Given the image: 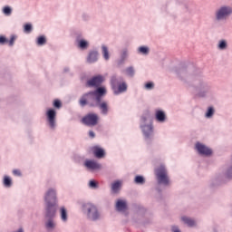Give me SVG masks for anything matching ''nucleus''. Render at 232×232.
Masks as SVG:
<instances>
[{"instance_id": "obj_1", "label": "nucleus", "mask_w": 232, "mask_h": 232, "mask_svg": "<svg viewBox=\"0 0 232 232\" xmlns=\"http://www.w3.org/2000/svg\"><path fill=\"white\" fill-rule=\"evenodd\" d=\"M106 95V88L98 87L95 91L86 92L80 99V105L90 106L91 108H97L99 102L102 101V97Z\"/></svg>"}, {"instance_id": "obj_2", "label": "nucleus", "mask_w": 232, "mask_h": 232, "mask_svg": "<svg viewBox=\"0 0 232 232\" xmlns=\"http://www.w3.org/2000/svg\"><path fill=\"white\" fill-rule=\"evenodd\" d=\"M45 211L47 217H52L57 211V190L53 188H49L44 194Z\"/></svg>"}, {"instance_id": "obj_3", "label": "nucleus", "mask_w": 232, "mask_h": 232, "mask_svg": "<svg viewBox=\"0 0 232 232\" xmlns=\"http://www.w3.org/2000/svg\"><path fill=\"white\" fill-rule=\"evenodd\" d=\"M140 129L145 140H151V139H153V123L151 121V114H150L148 111L141 116Z\"/></svg>"}, {"instance_id": "obj_4", "label": "nucleus", "mask_w": 232, "mask_h": 232, "mask_svg": "<svg viewBox=\"0 0 232 232\" xmlns=\"http://www.w3.org/2000/svg\"><path fill=\"white\" fill-rule=\"evenodd\" d=\"M232 15V6L229 5H222L218 7L214 12V23L216 24H222Z\"/></svg>"}, {"instance_id": "obj_5", "label": "nucleus", "mask_w": 232, "mask_h": 232, "mask_svg": "<svg viewBox=\"0 0 232 232\" xmlns=\"http://www.w3.org/2000/svg\"><path fill=\"white\" fill-rule=\"evenodd\" d=\"M83 211L89 220L95 222L101 218V212H99V209L93 204L87 203L83 205Z\"/></svg>"}, {"instance_id": "obj_6", "label": "nucleus", "mask_w": 232, "mask_h": 232, "mask_svg": "<svg viewBox=\"0 0 232 232\" xmlns=\"http://www.w3.org/2000/svg\"><path fill=\"white\" fill-rule=\"evenodd\" d=\"M156 179L158 184L162 186H169V177H168V170L164 165H161L160 168L155 169Z\"/></svg>"}, {"instance_id": "obj_7", "label": "nucleus", "mask_w": 232, "mask_h": 232, "mask_svg": "<svg viewBox=\"0 0 232 232\" xmlns=\"http://www.w3.org/2000/svg\"><path fill=\"white\" fill-rule=\"evenodd\" d=\"M99 116L95 113H89L82 119V122L85 124V126H97Z\"/></svg>"}, {"instance_id": "obj_8", "label": "nucleus", "mask_w": 232, "mask_h": 232, "mask_svg": "<svg viewBox=\"0 0 232 232\" xmlns=\"http://www.w3.org/2000/svg\"><path fill=\"white\" fill-rule=\"evenodd\" d=\"M196 92H197L198 97H206V95H208V93L209 92V85L200 81L197 84Z\"/></svg>"}, {"instance_id": "obj_9", "label": "nucleus", "mask_w": 232, "mask_h": 232, "mask_svg": "<svg viewBox=\"0 0 232 232\" xmlns=\"http://www.w3.org/2000/svg\"><path fill=\"white\" fill-rule=\"evenodd\" d=\"M47 122L51 130L55 129V117H57V111L53 109H49L46 111Z\"/></svg>"}, {"instance_id": "obj_10", "label": "nucleus", "mask_w": 232, "mask_h": 232, "mask_svg": "<svg viewBox=\"0 0 232 232\" xmlns=\"http://www.w3.org/2000/svg\"><path fill=\"white\" fill-rule=\"evenodd\" d=\"M55 213H57V211H54L53 215L48 216V210H45V218H47L45 221L46 229H55V227H57V223L53 220V218H55Z\"/></svg>"}, {"instance_id": "obj_11", "label": "nucleus", "mask_w": 232, "mask_h": 232, "mask_svg": "<svg viewBox=\"0 0 232 232\" xmlns=\"http://www.w3.org/2000/svg\"><path fill=\"white\" fill-rule=\"evenodd\" d=\"M102 81H104V78L102 75L94 76L87 81L86 86L89 88H99L102 84Z\"/></svg>"}, {"instance_id": "obj_12", "label": "nucleus", "mask_w": 232, "mask_h": 232, "mask_svg": "<svg viewBox=\"0 0 232 232\" xmlns=\"http://www.w3.org/2000/svg\"><path fill=\"white\" fill-rule=\"evenodd\" d=\"M196 150H198L199 155H205L207 157L213 153L211 149L208 148L206 145L200 142L196 143Z\"/></svg>"}, {"instance_id": "obj_13", "label": "nucleus", "mask_w": 232, "mask_h": 232, "mask_svg": "<svg viewBox=\"0 0 232 232\" xmlns=\"http://www.w3.org/2000/svg\"><path fill=\"white\" fill-rule=\"evenodd\" d=\"M84 166L90 171H95L96 169H101V168H102V166L100 163L92 160H86L84 162Z\"/></svg>"}, {"instance_id": "obj_14", "label": "nucleus", "mask_w": 232, "mask_h": 232, "mask_svg": "<svg viewBox=\"0 0 232 232\" xmlns=\"http://www.w3.org/2000/svg\"><path fill=\"white\" fill-rule=\"evenodd\" d=\"M97 61H99V52L90 51L87 56V63L92 64L93 63H97Z\"/></svg>"}, {"instance_id": "obj_15", "label": "nucleus", "mask_w": 232, "mask_h": 232, "mask_svg": "<svg viewBox=\"0 0 232 232\" xmlns=\"http://www.w3.org/2000/svg\"><path fill=\"white\" fill-rule=\"evenodd\" d=\"M112 90L115 95H119V93H124V92L128 90V85L126 84V82H121L119 85L114 87Z\"/></svg>"}, {"instance_id": "obj_16", "label": "nucleus", "mask_w": 232, "mask_h": 232, "mask_svg": "<svg viewBox=\"0 0 232 232\" xmlns=\"http://www.w3.org/2000/svg\"><path fill=\"white\" fill-rule=\"evenodd\" d=\"M121 82H124V79H122V77L112 76L111 79L112 90L119 86V84H121Z\"/></svg>"}, {"instance_id": "obj_17", "label": "nucleus", "mask_w": 232, "mask_h": 232, "mask_svg": "<svg viewBox=\"0 0 232 232\" xmlns=\"http://www.w3.org/2000/svg\"><path fill=\"white\" fill-rule=\"evenodd\" d=\"M78 47L81 48V50H87V48L90 46V43L84 39H76Z\"/></svg>"}, {"instance_id": "obj_18", "label": "nucleus", "mask_w": 232, "mask_h": 232, "mask_svg": "<svg viewBox=\"0 0 232 232\" xmlns=\"http://www.w3.org/2000/svg\"><path fill=\"white\" fill-rule=\"evenodd\" d=\"M127 208H128V205L126 204V201L120 199L116 202L117 211H126Z\"/></svg>"}, {"instance_id": "obj_19", "label": "nucleus", "mask_w": 232, "mask_h": 232, "mask_svg": "<svg viewBox=\"0 0 232 232\" xmlns=\"http://www.w3.org/2000/svg\"><path fill=\"white\" fill-rule=\"evenodd\" d=\"M97 108H100L102 115H108V102H99Z\"/></svg>"}, {"instance_id": "obj_20", "label": "nucleus", "mask_w": 232, "mask_h": 232, "mask_svg": "<svg viewBox=\"0 0 232 232\" xmlns=\"http://www.w3.org/2000/svg\"><path fill=\"white\" fill-rule=\"evenodd\" d=\"M156 120L158 122H166V113L163 111H156Z\"/></svg>"}, {"instance_id": "obj_21", "label": "nucleus", "mask_w": 232, "mask_h": 232, "mask_svg": "<svg viewBox=\"0 0 232 232\" xmlns=\"http://www.w3.org/2000/svg\"><path fill=\"white\" fill-rule=\"evenodd\" d=\"M60 217L62 221H63L64 223L68 222V211L64 207H62L60 208Z\"/></svg>"}, {"instance_id": "obj_22", "label": "nucleus", "mask_w": 232, "mask_h": 232, "mask_svg": "<svg viewBox=\"0 0 232 232\" xmlns=\"http://www.w3.org/2000/svg\"><path fill=\"white\" fill-rule=\"evenodd\" d=\"M181 220L184 222V224H187V226H188V227H193L194 226L197 225L195 220L192 219L191 218L183 217V218H181Z\"/></svg>"}, {"instance_id": "obj_23", "label": "nucleus", "mask_w": 232, "mask_h": 232, "mask_svg": "<svg viewBox=\"0 0 232 232\" xmlns=\"http://www.w3.org/2000/svg\"><path fill=\"white\" fill-rule=\"evenodd\" d=\"M102 53L105 61H110V51L108 50V46L104 44L102 45Z\"/></svg>"}, {"instance_id": "obj_24", "label": "nucleus", "mask_w": 232, "mask_h": 232, "mask_svg": "<svg viewBox=\"0 0 232 232\" xmlns=\"http://www.w3.org/2000/svg\"><path fill=\"white\" fill-rule=\"evenodd\" d=\"M93 153L97 159H102L104 157V150L99 147L94 148Z\"/></svg>"}, {"instance_id": "obj_25", "label": "nucleus", "mask_w": 232, "mask_h": 232, "mask_svg": "<svg viewBox=\"0 0 232 232\" xmlns=\"http://www.w3.org/2000/svg\"><path fill=\"white\" fill-rule=\"evenodd\" d=\"M218 50H227V41L226 40H219L218 44Z\"/></svg>"}, {"instance_id": "obj_26", "label": "nucleus", "mask_w": 232, "mask_h": 232, "mask_svg": "<svg viewBox=\"0 0 232 232\" xmlns=\"http://www.w3.org/2000/svg\"><path fill=\"white\" fill-rule=\"evenodd\" d=\"M138 53H141V55H148V53H150V48L147 46H140L138 48Z\"/></svg>"}, {"instance_id": "obj_27", "label": "nucleus", "mask_w": 232, "mask_h": 232, "mask_svg": "<svg viewBox=\"0 0 232 232\" xmlns=\"http://www.w3.org/2000/svg\"><path fill=\"white\" fill-rule=\"evenodd\" d=\"M119 189H121V181H115L114 183H112L111 190L113 191V193H117Z\"/></svg>"}, {"instance_id": "obj_28", "label": "nucleus", "mask_w": 232, "mask_h": 232, "mask_svg": "<svg viewBox=\"0 0 232 232\" xmlns=\"http://www.w3.org/2000/svg\"><path fill=\"white\" fill-rule=\"evenodd\" d=\"M125 73L126 75H128L129 77H133L135 75V69L130 66V67H128L126 70H125Z\"/></svg>"}, {"instance_id": "obj_29", "label": "nucleus", "mask_w": 232, "mask_h": 232, "mask_svg": "<svg viewBox=\"0 0 232 232\" xmlns=\"http://www.w3.org/2000/svg\"><path fill=\"white\" fill-rule=\"evenodd\" d=\"M3 14H5L7 17H10L12 15V7L6 5L3 8Z\"/></svg>"}, {"instance_id": "obj_30", "label": "nucleus", "mask_w": 232, "mask_h": 232, "mask_svg": "<svg viewBox=\"0 0 232 232\" xmlns=\"http://www.w3.org/2000/svg\"><path fill=\"white\" fill-rule=\"evenodd\" d=\"M213 115H215V109H213V107H209L206 112L205 117H207V119H211Z\"/></svg>"}, {"instance_id": "obj_31", "label": "nucleus", "mask_w": 232, "mask_h": 232, "mask_svg": "<svg viewBox=\"0 0 232 232\" xmlns=\"http://www.w3.org/2000/svg\"><path fill=\"white\" fill-rule=\"evenodd\" d=\"M36 44H38V46H44V44H46V37L44 36L38 37Z\"/></svg>"}, {"instance_id": "obj_32", "label": "nucleus", "mask_w": 232, "mask_h": 232, "mask_svg": "<svg viewBox=\"0 0 232 232\" xmlns=\"http://www.w3.org/2000/svg\"><path fill=\"white\" fill-rule=\"evenodd\" d=\"M4 185L5 186V188H10V186H12V179H10V177L8 176H5Z\"/></svg>"}, {"instance_id": "obj_33", "label": "nucleus", "mask_w": 232, "mask_h": 232, "mask_svg": "<svg viewBox=\"0 0 232 232\" xmlns=\"http://www.w3.org/2000/svg\"><path fill=\"white\" fill-rule=\"evenodd\" d=\"M135 184H144L146 182V179H144V177L142 176H136L134 179Z\"/></svg>"}, {"instance_id": "obj_34", "label": "nucleus", "mask_w": 232, "mask_h": 232, "mask_svg": "<svg viewBox=\"0 0 232 232\" xmlns=\"http://www.w3.org/2000/svg\"><path fill=\"white\" fill-rule=\"evenodd\" d=\"M32 30H33L32 24H24V32L25 34H31V33H32Z\"/></svg>"}, {"instance_id": "obj_35", "label": "nucleus", "mask_w": 232, "mask_h": 232, "mask_svg": "<svg viewBox=\"0 0 232 232\" xmlns=\"http://www.w3.org/2000/svg\"><path fill=\"white\" fill-rule=\"evenodd\" d=\"M225 175H226L227 179H232V165L227 168Z\"/></svg>"}, {"instance_id": "obj_36", "label": "nucleus", "mask_w": 232, "mask_h": 232, "mask_svg": "<svg viewBox=\"0 0 232 232\" xmlns=\"http://www.w3.org/2000/svg\"><path fill=\"white\" fill-rule=\"evenodd\" d=\"M153 88H155V84L153 83V82H150L145 84L146 90H153Z\"/></svg>"}, {"instance_id": "obj_37", "label": "nucleus", "mask_w": 232, "mask_h": 232, "mask_svg": "<svg viewBox=\"0 0 232 232\" xmlns=\"http://www.w3.org/2000/svg\"><path fill=\"white\" fill-rule=\"evenodd\" d=\"M17 39V37L15 35H12L10 40H9V46H14V43H15V40Z\"/></svg>"}, {"instance_id": "obj_38", "label": "nucleus", "mask_w": 232, "mask_h": 232, "mask_svg": "<svg viewBox=\"0 0 232 232\" xmlns=\"http://www.w3.org/2000/svg\"><path fill=\"white\" fill-rule=\"evenodd\" d=\"M128 57V49H123L121 52V59L124 61Z\"/></svg>"}, {"instance_id": "obj_39", "label": "nucleus", "mask_w": 232, "mask_h": 232, "mask_svg": "<svg viewBox=\"0 0 232 232\" xmlns=\"http://www.w3.org/2000/svg\"><path fill=\"white\" fill-rule=\"evenodd\" d=\"M89 186H90V188H92L93 189L98 188L97 182L95 180H91L89 182Z\"/></svg>"}, {"instance_id": "obj_40", "label": "nucleus", "mask_w": 232, "mask_h": 232, "mask_svg": "<svg viewBox=\"0 0 232 232\" xmlns=\"http://www.w3.org/2000/svg\"><path fill=\"white\" fill-rule=\"evenodd\" d=\"M53 106H54V108H58V109L61 108V106H62L61 101L54 100Z\"/></svg>"}, {"instance_id": "obj_41", "label": "nucleus", "mask_w": 232, "mask_h": 232, "mask_svg": "<svg viewBox=\"0 0 232 232\" xmlns=\"http://www.w3.org/2000/svg\"><path fill=\"white\" fill-rule=\"evenodd\" d=\"M7 40L5 36H0V44H5V43H6Z\"/></svg>"}, {"instance_id": "obj_42", "label": "nucleus", "mask_w": 232, "mask_h": 232, "mask_svg": "<svg viewBox=\"0 0 232 232\" xmlns=\"http://www.w3.org/2000/svg\"><path fill=\"white\" fill-rule=\"evenodd\" d=\"M13 174L15 175L16 177H20L21 171L19 169H14L13 170Z\"/></svg>"}, {"instance_id": "obj_43", "label": "nucleus", "mask_w": 232, "mask_h": 232, "mask_svg": "<svg viewBox=\"0 0 232 232\" xmlns=\"http://www.w3.org/2000/svg\"><path fill=\"white\" fill-rule=\"evenodd\" d=\"M89 137H91V139H94L95 138V132H93L92 130L89 131Z\"/></svg>"}, {"instance_id": "obj_44", "label": "nucleus", "mask_w": 232, "mask_h": 232, "mask_svg": "<svg viewBox=\"0 0 232 232\" xmlns=\"http://www.w3.org/2000/svg\"><path fill=\"white\" fill-rule=\"evenodd\" d=\"M64 72H68V69H64Z\"/></svg>"}]
</instances>
